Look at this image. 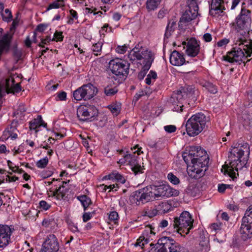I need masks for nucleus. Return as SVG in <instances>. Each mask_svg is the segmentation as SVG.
I'll return each mask as SVG.
<instances>
[{"label": "nucleus", "mask_w": 252, "mask_h": 252, "mask_svg": "<svg viewBox=\"0 0 252 252\" xmlns=\"http://www.w3.org/2000/svg\"><path fill=\"white\" fill-rule=\"evenodd\" d=\"M179 190L170 187L168 185L162 183H155L150 186L149 189L136 191L130 197L132 203L140 205L153 200H159L165 197L177 196Z\"/></svg>", "instance_id": "nucleus-1"}, {"label": "nucleus", "mask_w": 252, "mask_h": 252, "mask_svg": "<svg viewBox=\"0 0 252 252\" xmlns=\"http://www.w3.org/2000/svg\"><path fill=\"white\" fill-rule=\"evenodd\" d=\"M182 157L187 165L188 172L201 173L208 168L209 157L206 151L200 146L187 148Z\"/></svg>", "instance_id": "nucleus-2"}, {"label": "nucleus", "mask_w": 252, "mask_h": 252, "mask_svg": "<svg viewBox=\"0 0 252 252\" xmlns=\"http://www.w3.org/2000/svg\"><path fill=\"white\" fill-rule=\"evenodd\" d=\"M245 153L248 155L250 154V147L247 143H239L237 146L232 148L230 152L229 158L231 161L229 164L225 163L222 166L221 171L223 173H236L238 172L239 169H242L243 167L240 163V158Z\"/></svg>", "instance_id": "nucleus-3"}, {"label": "nucleus", "mask_w": 252, "mask_h": 252, "mask_svg": "<svg viewBox=\"0 0 252 252\" xmlns=\"http://www.w3.org/2000/svg\"><path fill=\"white\" fill-rule=\"evenodd\" d=\"M239 46V47H234L226 55L223 56L224 60L230 63H237L241 64L242 62L245 63L246 58L251 56L252 45L245 40L240 43Z\"/></svg>", "instance_id": "nucleus-4"}, {"label": "nucleus", "mask_w": 252, "mask_h": 252, "mask_svg": "<svg viewBox=\"0 0 252 252\" xmlns=\"http://www.w3.org/2000/svg\"><path fill=\"white\" fill-rule=\"evenodd\" d=\"M209 121L204 114L198 113L193 115L186 122V127L187 134L194 137L199 134L205 128L207 122Z\"/></svg>", "instance_id": "nucleus-5"}, {"label": "nucleus", "mask_w": 252, "mask_h": 252, "mask_svg": "<svg viewBox=\"0 0 252 252\" xmlns=\"http://www.w3.org/2000/svg\"><path fill=\"white\" fill-rule=\"evenodd\" d=\"M194 220L190 214L186 211L183 212L179 217L174 219V228L182 236L188 234L193 228Z\"/></svg>", "instance_id": "nucleus-6"}, {"label": "nucleus", "mask_w": 252, "mask_h": 252, "mask_svg": "<svg viewBox=\"0 0 252 252\" xmlns=\"http://www.w3.org/2000/svg\"><path fill=\"white\" fill-rule=\"evenodd\" d=\"M154 252H188L175 241L168 237H163L158 242Z\"/></svg>", "instance_id": "nucleus-7"}, {"label": "nucleus", "mask_w": 252, "mask_h": 252, "mask_svg": "<svg viewBox=\"0 0 252 252\" xmlns=\"http://www.w3.org/2000/svg\"><path fill=\"white\" fill-rule=\"evenodd\" d=\"M198 0H187L188 8L183 13L179 21V26L183 27L196 18L198 15Z\"/></svg>", "instance_id": "nucleus-8"}, {"label": "nucleus", "mask_w": 252, "mask_h": 252, "mask_svg": "<svg viewBox=\"0 0 252 252\" xmlns=\"http://www.w3.org/2000/svg\"><path fill=\"white\" fill-rule=\"evenodd\" d=\"M240 233L245 239L252 237V205L246 210L242 219Z\"/></svg>", "instance_id": "nucleus-9"}, {"label": "nucleus", "mask_w": 252, "mask_h": 252, "mask_svg": "<svg viewBox=\"0 0 252 252\" xmlns=\"http://www.w3.org/2000/svg\"><path fill=\"white\" fill-rule=\"evenodd\" d=\"M97 93L96 88L89 83L84 85L73 92V96L76 100H89L93 98Z\"/></svg>", "instance_id": "nucleus-10"}, {"label": "nucleus", "mask_w": 252, "mask_h": 252, "mask_svg": "<svg viewBox=\"0 0 252 252\" xmlns=\"http://www.w3.org/2000/svg\"><path fill=\"white\" fill-rule=\"evenodd\" d=\"M129 64L126 61L117 58L111 60L109 68L112 72L117 76H126L129 72Z\"/></svg>", "instance_id": "nucleus-11"}, {"label": "nucleus", "mask_w": 252, "mask_h": 252, "mask_svg": "<svg viewBox=\"0 0 252 252\" xmlns=\"http://www.w3.org/2000/svg\"><path fill=\"white\" fill-rule=\"evenodd\" d=\"M96 108L91 105H81L77 109V117L80 121H85L97 116Z\"/></svg>", "instance_id": "nucleus-12"}, {"label": "nucleus", "mask_w": 252, "mask_h": 252, "mask_svg": "<svg viewBox=\"0 0 252 252\" xmlns=\"http://www.w3.org/2000/svg\"><path fill=\"white\" fill-rule=\"evenodd\" d=\"M251 21L250 11L242 6L240 15L236 19L235 29L238 32L246 29Z\"/></svg>", "instance_id": "nucleus-13"}, {"label": "nucleus", "mask_w": 252, "mask_h": 252, "mask_svg": "<svg viewBox=\"0 0 252 252\" xmlns=\"http://www.w3.org/2000/svg\"><path fill=\"white\" fill-rule=\"evenodd\" d=\"M138 148V150L134 152L132 154H126L125 155L126 164L130 165L131 167V170L133 171L134 173H143L144 172L143 170L145 169L144 166H141L139 164H137L136 162L137 157L135 156V153H137L138 155H139L141 153L140 152L141 148H138V145H136L134 147L133 149Z\"/></svg>", "instance_id": "nucleus-14"}, {"label": "nucleus", "mask_w": 252, "mask_h": 252, "mask_svg": "<svg viewBox=\"0 0 252 252\" xmlns=\"http://www.w3.org/2000/svg\"><path fill=\"white\" fill-rule=\"evenodd\" d=\"M59 249L57 239L54 235L52 234L46 239L39 252H57Z\"/></svg>", "instance_id": "nucleus-15"}, {"label": "nucleus", "mask_w": 252, "mask_h": 252, "mask_svg": "<svg viewBox=\"0 0 252 252\" xmlns=\"http://www.w3.org/2000/svg\"><path fill=\"white\" fill-rule=\"evenodd\" d=\"M183 45H186V54L190 57H194L199 53L200 46L197 41L194 38H191L187 42L184 41Z\"/></svg>", "instance_id": "nucleus-16"}, {"label": "nucleus", "mask_w": 252, "mask_h": 252, "mask_svg": "<svg viewBox=\"0 0 252 252\" xmlns=\"http://www.w3.org/2000/svg\"><path fill=\"white\" fill-rule=\"evenodd\" d=\"M11 234V230L8 226L0 224V248L8 244Z\"/></svg>", "instance_id": "nucleus-17"}, {"label": "nucleus", "mask_w": 252, "mask_h": 252, "mask_svg": "<svg viewBox=\"0 0 252 252\" xmlns=\"http://www.w3.org/2000/svg\"><path fill=\"white\" fill-rule=\"evenodd\" d=\"M224 9L223 0H212L209 11L210 15L215 16L222 13Z\"/></svg>", "instance_id": "nucleus-18"}, {"label": "nucleus", "mask_w": 252, "mask_h": 252, "mask_svg": "<svg viewBox=\"0 0 252 252\" xmlns=\"http://www.w3.org/2000/svg\"><path fill=\"white\" fill-rule=\"evenodd\" d=\"M170 62L174 66H181L186 62V61L183 54L174 50L170 55Z\"/></svg>", "instance_id": "nucleus-19"}, {"label": "nucleus", "mask_w": 252, "mask_h": 252, "mask_svg": "<svg viewBox=\"0 0 252 252\" xmlns=\"http://www.w3.org/2000/svg\"><path fill=\"white\" fill-rule=\"evenodd\" d=\"M18 125V121L13 120L10 126H9L6 130L4 131L3 136H7V138L11 137L12 139H15L17 137V132L18 130L17 129Z\"/></svg>", "instance_id": "nucleus-20"}, {"label": "nucleus", "mask_w": 252, "mask_h": 252, "mask_svg": "<svg viewBox=\"0 0 252 252\" xmlns=\"http://www.w3.org/2000/svg\"><path fill=\"white\" fill-rule=\"evenodd\" d=\"M146 51L147 50L140 52L138 48L135 47L129 53L128 57L131 61L146 59L147 56V54H146Z\"/></svg>", "instance_id": "nucleus-21"}, {"label": "nucleus", "mask_w": 252, "mask_h": 252, "mask_svg": "<svg viewBox=\"0 0 252 252\" xmlns=\"http://www.w3.org/2000/svg\"><path fill=\"white\" fill-rule=\"evenodd\" d=\"M6 90L7 93H18L21 90L19 83L14 84V80L12 78H9L6 80Z\"/></svg>", "instance_id": "nucleus-22"}, {"label": "nucleus", "mask_w": 252, "mask_h": 252, "mask_svg": "<svg viewBox=\"0 0 252 252\" xmlns=\"http://www.w3.org/2000/svg\"><path fill=\"white\" fill-rule=\"evenodd\" d=\"M30 129L35 130V132H37L38 131L37 128L41 126H43L45 127H46L47 126V124L44 123L41 116H38L37 118L33 119L30 122Z\"/></svg>", "instance_id": "nucleus-23"}, {"label": "nucleus", "mask_w": 252, "mask_h": 252, "mask_svg": "<svg viewBox=\"0 0 252 252\" xmlns=\"http://www.w3.org/2000/svg\"><path fill=\"white\" fill-rule=\"evenodd\" d=\"M68 191V189L65 186H60L55 191L52 193V196L54 197L57 200H61L63 199Z\"/></svg>", "instance_id": "nucleus-24"}, {"label": "nucleus", "mask_w": 252, "mask_h": 252, "mask_svg": "<svg viewBox=\"0 0 252 252\" xmlns=\"http://www.w3.org/2000/svg\"><path fill=\"white\" fill-rule=\"evenodd\" d=\"M171 102L172 103L173 108L172 110L174 111L177 112H181L183 111V108L184 107L183 99H178L176 98V96H173L171 99Z\"/></svg>", "instance_id": "nucleus-25"}, {"label": "nucleus", "mask_w": 252, "mask_h": 252, "mask_svg": "<svg viewBox=\"0 0 252 252\" xmlns=\"http://www.w3.org/2000/svg\"><path fill=\"white\" fill-rule=\"evenodd\" d=\"M105 179L112 180L117 185L125 183V178L121 174H109L105 177Z\"/></svg>", "instance_id": "nucleus-26"}, {"label": "nucleus", "mask_w": 252, "mask_h": 252, "mask_svg": "<svg viewBox=\"0 0 252 252\" xmlns=\"http://www.w3.org/2000/svg\"><path fill=\"white\" fill-rule=\"evenodd\" d=\"M146 54H147V56L146 59H144L146 60V63L142 67V70L145 71L147 73L148 70L150 69L152 62L154 60V57L152 52L146 51Z\"/></svg>", "instance_id": "nucleus-27"}, {"label": "nucleus", "mask_w": 252, "mask_h": 252, "mask_svg": "<svg viewBox=\"0 0 252 252\" xmlns=\"http://www.w3.org/2000/svg\"><path fill=\"white\" fill-rule=\"evenodd\" d=\"M158 209L160 213H165L171 210L172 205L169 202H162L158 206Z\"/></svg>", "instance_id": "nucleus-28"}, {"label": "nucleus", "mask_w": 252, "mask_h": 252, "mask_svg": "<svg viewBox=\"0 0 252 252\" xmlns=\"http://www.w3.org/2000/svg\"><path fill=\"white\" fill-rule=\"evenodd\" d=\"M0 174V184L4 182L12 183L18 180V178L12 174H6L4 176Z\"/></svg>", "instance_id": "nucleus-29"}, {"label": "nucleus", "mask_w": 252, "mask_h": 252, "mask_svg": "<svg viewBox=\"0 0 252 252\" xmlns=\"http://www.w3.org/2000/svg\"><path fill=\"white\" fill-rule=\"evenodd\" d=\"M161 0H147L146 2V8L149 11L155 10L159 4Z\"/></svg>", "instance_id": "nucleus-30"}, {"label": "nucleus", "mask_w": 252, "mask_h": 252, "mask_svg": "<svg viewBox=\"0 0 252 252\" xmlns=\"http://www.w3.org/2000/svg\"><path fill=\"white\" fill-rule=\"evenodd\" d=\"M176 25V22L173 20H170L166 27V30L165 33V36L168 38L174 31Z\"/></svg>", "instance_id": "nucleus-31"}, {"label": "nucleus", "mask_w": 252, "mask_h": 252, "mask_svg": "<svg viewBox=\"0 0 252 252\" xmlns=\"http://www.w3.org/2000/svg\"><path fill=\"white\" fill-rule=\"evenodd\" d=\"M77 199L80 201L81 204L84 207V210H86V208L91 204V200L90 198L87 197L86 195H80L77 196Z\"/></svg>", "instance_id": "nucleus-32"}, {"label": "nucleus", "mask_w": 252, "mask_h": 252, "mask_svg": "<svg viewBox=\"0 0 252 252\" xmlns=\"http://www.w3.org/2000/svg\"><path fill=\"white\" fill-rule=\"evenodd\" d=\"M118 92L116 86L112 87L111 86H107L104 88V93L107 96H113Z\"/></svg>", "instance_id": "nucleus-33"}, {"label": "nucleus", "mask_w": 252, "mask_h": 252, "mask_svg": "<svg viewBox=\"0 0 252 252\" xmlns=\"http://www.w3.org/2000/svg\"><path fill=\"white\" fill-rule=\"evenodd\" d=\"M189 92V89L186 87H183L181 90L177 91V94L174 95L176 98L178 99H183L182 97L187 96L188 93Z\"/></svg>", "instance_id": "nucleus-34"}, {"label": "nucleus", "mask_w": 252, "mask_h": 252, "mask_svg": "<svg viewBox=\"0 0 252 252\" xmlns=\"http://www.w3.org/2000/svg\"><path fill=\"white\" fill-rule=\"evenodd\" d=\"M108 108L114 115L117 116L120 112L121 107L120 104L114 103L109 105Z\"/></svg>", "instance_id": "nucleus-35"}, {"label": "nucleus", "mask_w": 252, "mask_h": 252, "mask_svg": "<svg viewBox=\"0 0 252 252\" xmlns=\"http://www.w3.org/2000/svg\"><path fill=\"white\" fill-rule=\"evenodd\" d=\"M157 78V74L156 72L151 70L147 75L145 79L146 83L147 85H150L152 82H154Z\"/></svg>", "instance_id": "nucleus-36"}, {"label": "nucleus", "mask_w": 252, "mask_h": 252, "mask_svg": "<svg viewBox=\"0 0 252 252\" xmlns=\"http://www.w3.org/2000/svg\"><path fill=\"white\" fill-rule=\"evenodd\" d=\"M201 240L199 242V246L200 247V250L203 252H207L209 250L208 244L209 241L207 238L202 237Z\"/></svg>", "instance_id": "nucleus-37"}, {"label": "nucleus", "mask_w": 252, "mask_h": 252, "mask_svg": "<svg viewBox=\"0 0 252 252\" xmlns=\"http://www.w3.org/2000/svg\"><path fill=\"white\" fill-rule=\"evenodd\" d=\"M119 215L117 212L112 211L109 214V223L117 224L118 221Z\"/></svg>", "instance_id": "nucleus-38"}, {"label": "nucleus", "mask_w": 252, "mask_h": 252, "mask_svg": "<svg viewBox=\"0 0 252 252\" xmlns=\"http://www.w3.org/2000/svg\"><path fill=\"white\" fill-rule=\"evenodd\" d=\"M149 243V239L145 238L144 236H141L137 240L136 243L135 244V246H139L141 248H143L144 247L147 245Z\"/></svg>", "instance_id": "nucleus-39"}, {"label": "nucleus", "mask_w": 252, "mask_h": 252, "mask_svg": "<svg viewBox=\"0 0 252 252\" xmlns=\"http://www.w3.org/2000/svg\"><path fill=\"white\" fill-rule=\"evenodd\" d=\"M63 0H56L50 4L47 8V10L54 8H58L62 6H63Z\"/></svg>", "instance_id": "nucleus-40"}, {"label": "nucleus", "mask_w": 252, "mask_h": 252, "mask_svg": "<svg viewBox=\"0 0 252 252\" xmlns=\"http://www.w3.org/2000/svg\"><path fill=\"white\" fill-rule=\"evenodd\" d=\"M1 15L3 20L5 22H9L12 19L11 11L8 9H6L4 12H1Z\"/></svg>", "instance_id": "nucleus-41"}, {"label": "nucleus", "mask_w": 252, "mask_h": 252, "mask_svg": "<svg viewBox=\"0 0 252 252\" xmlns=\"http://www.w3.org/2000/svg\"><path fill=\"white\" fill-rule=\"evenodd\" d=\"M167 178L168 180L173 185H178L180 183L179 179L174 174H168Z\"/></svg>", "instance_id": "nucleus-42"}, {"label": "nucleus", "mask_w": 252, "mask_h": 252, "mask_svg": "<svg viewBox=\"0 0 252 252\" xmlns=\"http://www.w3.org/2000/svg\"><path fill=\"white\" fill-rule=\"evenodd\" d=\"M48 158L47 157H45L40 160H38L36 163V165L38 168H44L48 164Z\"/></svg>", "instance_id": "nucleus-43"}, {"label": "nucleus", "mask_w": 252, "mask_h": 252, "mask_svg": "<svg viewBox=\"0 0 252 252\" xmlns=\"http://www.w3.org/2000/svg\"><path fill=\"white\" fill-rule=\"evenodd\" d=\"M102 43L101 42H98L92 46V50L94 53V54L96 56L98 55V52L101 50Z\"/></svg>", "instance_id": "nucleus-44"}, {"label": "nucleus", "mask_w": 252, "mask_h": 252, "mask_svg": "<svg viewBox=\"0 0 252 252\" xmlns=\"http://www.w3.org/2000/svg\"><path fill=\"white\" fill-rule=\"evenodd\" d=\"M22 54L21 50L17 48L14 49L12 53V56L17 62L21 59Z\"/></svg>", "instance_id": "nucleus-45"}, {"label": "nucleus", "mask_w": 252, "mask_h": 252, "mask_svg": "<svg viewBox=\"0 0 252 252\" xmlns=\"http://www.w3.org/2000/svg\"><path fill=\"white\" fill-rule=\"evenodd\" d=\"M41 42L38 44V46L44 48L45 45L49 43L51 41H52L50 36H46L45 38H41Z\"/></svg>", "instance_id": "nucleus-46"}, {"label": "nucleus", "mask_w": 252, "mask_h": 252, "mask_svg": "<svg viewBox=\"0 0 252 252\" xmlns=\"http://www.w3.org/2000/svg\"><path fill=\"white\" fill-rule=\"evenodd\" d=\"M39 204L40 209L45 211L48 210L51 207L50 204L44 200L40 201Z\"/></svg>", "instance_id": "nucleus-47"}, {"label": "nucleus", "mask_w": 252, "mask_h": 252, "mask_svg": "<svg viewBox=\"0 0 252 252\" xmlns=\"http://www.w3.org/2000/svg\"><path fill=\"white\" fill-rule=\"evenodd\" d=\"M222 224L221 223H214L210 226L211 231L217 232L221 229Z\"/></svg>", "instance_id": "nucleus-48"}, {"label": "nucleus", "mask_w": 252, "mask_h": 252, "mask_svg": "<svg viewBox=\"0 0 252 252\" xmlns=\"http://www.w3.org/2000/svg\"><path fill=\"white\" fill-rule=\"evenodd\" d=\"M63 36L62 32H58L56 31L54 34V38L52 40H56V41H61L63 40Z\"/></svg>", "instance_id": "nucleus-49"}, {"label": "nucleus", "mask_w": 252, "mask_h": 252, "mask_svg": "<svg viewBox=\"0 0 252 252\" xmlns=\"http://www.w3.org/2000/svg\"><path fill=\"white\" fill-rule=\"evenodd\" d=\"M159 213V211L158 210L157 206L156 207V208H153L149 210L147 212V216L150 218H152L156 216L158 213Z\"/></svg>", "instance_id": "nucleus-50"}, {"label": "nucleus", "mask_w": 252, "mask_h": 252, "mask_svg": "<svg viewBox=\"0 0 252 252\" xmlns=\"http://www.w3.org/2000/svg\"><path fill=\"white\" fill-rule=\"evenodd\" d=\"M164 129L168 133H172L176 130V127L174 125H168L165 126Z\"/></svg>", "instance_id": "nucleus-51"}, {"label": "nucleus", "mask_w": 252, "mask_h": 252, "mask_svg": "<svg viewBox=\"0 0 252 252\" xmlns=\"http://www.w3.org/2000/svg\"><path fill=\"white\" fill-rule=\"evenodd\" d=\"M128 47L126 45L118 46L116 48V51L120 54H124L127 50Z\"/></svg>", "instance_id": "nucleus-52"}, {"label": "nucleus", "mask_w": 252, "mask_h": 252, "mask_svg": "<svg viewBox=\"0 0 252 252\" xmlns=\"http://www.w3.org/2000/svg\"><path fill=\"white\" fill-rule=\"evenodd\" d=\"M66 98V93L65 92H62L59 93L56 98L57 100H65Z\"/></svg>", "instance_id": "nucleus-53"}, {"label": "nucleus", "mask_w": 252, "mask_h": 252, "mask_svg": "<svg viewBox=\"0 0 252 252\" xmlns=\"http://www.w3.org/2000/svg\"><path fill=\"white\" fill-rule=\"evenodd\" d=\"M207 90L211 93L215 94L217 92V89L215 86L213 85L212 84L209 83L207 85Z\"/></svg>", "instance_id": "nucleus-54"}, {"label": "nucleus", "mask_w": 252, "mask_h": 252, "mask_svg": "<svg viewBox=\"0 0 252 252\" xmlns=\"http://www.w3.org/2000/svg\"><path fill=\"white\" fill-rule=\"evenodd\" d=\"M229 187V185L220 184L218 185V191L221 193L223 192Z\"/></svg>", "instance_id": "nucleus-55"}, {"label": "nucleus", "mask_w": 252, "mask_h": 252, "mask_svg": "<svg viewBox=\"0 0 252 252\" xmlns=\"http://www.w3.org/2000/svg\"><path fill=\"white\" fill-rule=\"evenodd\" d=\"M47 27V25H46L45 24H41L37 26V27L36 29V31L38 32H44L46 29Z\"/></svg>", "instance_id": "nucleus-56"}, {"label": "nucleus", "mask_w": 252, "mask_h": 252, "mask_svg": "<svg viewBox=\"0 0 252 252\" xmlns=\"http://www.w3.org/2000/svg\"><path fill=\"white\" fill-rule=\"evenodd\" d=\"M229 41V39H226V38H224V39H222L220 40L219 41H218L217 43V45L219 47H221V46L226 45L227 43H228Z\"/></svg>", "instance_id": "nucleus-57"}, {"label": "nucleus", "mask_w": 252, "mask_h": 252, "mask_svg": "<svg viewBox=\"0 0 252 252\" xmlns=\"http://www.w3.org/2000/svg\"><path fill=\"white\" fill-rule=\"evenodd\" d=\"M203 40L207 42H210L212 39V35L209 33H206L203 35Z\"/></svg>", "instance_id": "nucleus-58"}, {"label": "nucleus", "mask_w": 252, "mask_h": 252, "mask_svg": "<svg viewBox=\"0 0 252 252\" xmlns=\"http://www.w3.org/2000/svg\"><path fill=\"white\" fill-rule=\"evenodd\" d=\"M166 13V10L165 9H160L158 12V18L162 19L164 17Z\"/></svg>", "instance_id": "nucleus-59"}, {"label": "nucleus", "mask_w": 252, "mask_h": 252, "mask_svg": "<svg viewBox=\"0 0 252 252\" xmlns=\"http://www.w3.org/2000/svg\"><path fill=\"white\" fill-rule=\"evenodd\" d=\"M91 218V215L90 213H86L83 215V220L84 222L90 220Z\"/></svg>", "instance_id": "nucleus-60"}, {"label": "nucleus", "mask_w": 252, "mask_h": 252, "mask_svg": "<svg viewBox=\"0 0 252 252\" xmlns=\"http://www.w3.org/2000/svg\"><path fill=\"white\" fill-rule=\"evenodd\" d=\"M168 221L165 220H162L159 223V226L161 228L166 227L168 226Z\"/></svg>", "instance_id": "nucleus-61"}, {"label": "nucleus", "mask_w": 252, "mask_h": 252, "mask_svg": "<svg viewBox=\"0 0 252 252\" xmlns=\"http://www.w3.org/2000/svg\"><path fill=\"white\" fill-rule=\"evenodd\" d=\"M241 0H232L231 9H234L236 6L240 3Z\"/></svg>", "instance_id": "nucleus-62"}, {"label": "nucleus", "mask_w": 252, "mask_h": 252, "mask_svg": "<svg viewBox=\"0 0 252 252\" xmlns=\"http://www.w3.org/2000/svg\"><path fill=\"white\" fill-rule=\"evenodd\" d=\"M146 72H145V71H143V70H141V71H140L138 74V78L139 79V80H142L144 78V77H145V76L146 75Z\"/></svg>", "instance_id": "nucleus-63"}, {"label": "nucleus", "mask_w": 252, "mask_h": 252, "mask_svg": "<svg viewBox=\"0 0 252 252\" xmlns=\"http://www.w3.org/2000/svg\"><path fill=\"white\" fill-rule=\"evenodd\" d=\"M69 13H70V16H71V18H72L73 19L74 18L75 19H77V12L73 10V9H71L69 11Z\"/></svg>", "instance_id": "nucleus-64"}]
</instances>
